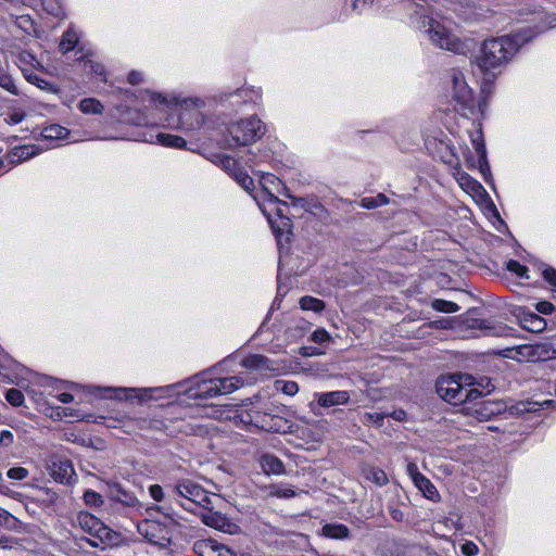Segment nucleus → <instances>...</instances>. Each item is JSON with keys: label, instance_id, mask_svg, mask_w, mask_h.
I'll use <instances>...</instances> for the list:
<instances>
[{"label": "nucleus", "instance_id": "nucleus-1", "mask_svg": "<svg viewBox=\"0 0 556 556\" xmlns=\"http://www.w3.org/2000/svg\"><path fill=\"white\" fill-rule=\"evenodd\" d=\"M521 45L518 36H502L484 40L480 54L477 56V65L481 72L489 74L505 66Z\"/></svg>", "mask_w": 556, "mask_h": 556}, {"label": "nucleus", "instance_id": "nucleus-2", "mask_svg": "<svg viewBox=\"0 0 556 556\" xmlns=\"http://www.w3.org/2000/svg\"><path fill=\"white\" fill-rule=\"evenodd\" d=\"M450 76L452 81L453 99L456 102L455 110L466 117L473 116L477 110L483 114L486 108V101L482 99L479 101L478 108L476 106L472 91L467 85L464 74L457 70H452Z\"/></svg>", "mask_w": 556, "mask_h": 556}, {"label": "nucleus", "instance_id": "nucleus-3", "mask_svg": "<svg viewBox=\"0 0 556 556\" xmlns=\"http://www.w3.org/2000/svg\"><path fill=\"white\" fill-rule=\"evenodd\" d=\"M428 26L429 27L426 29L428 38L438 48L463 55H466L470 51L472 40H462L445 26L432 18L428 20Z\"/></svg>", "mask_w": 556, "mask_h": 556}, {"label": "nucleus", "instance_id": "nucleus-4", "mask_svg": "<svg viewBox=\"0 0 556 556\" xmlns=\"http://www.w3.org/2000/svg\"><path fill=\"white\" fill-rule=\"evenodd\" d=\"M241 422L252 425L267 432H286L289 428L287 419L279 415V407H267L263 410L251 409L239 415Z\"/></svg>", "mask_w": 556, "mask_h": 556}, {"label": "nucleus", "instance_id": "nucleus-5", "mask_svg": "<svg viewBox=\"0 0 556 556\" xmlns=\"http://www.w3.org/2000/svg\"><path fill=\"white\" fill-rule=\"evenodd\" d=\"M227 131L231 147L247 146L260 140L265 135L266 127L260 118L251 116L230 124Z\"/></svg>", "mask_w": 556, "mask_h": 556}, {"label": "nucleus", "instance_id": "nucleus-6", "mask_svg": "<svg viewBox=\"0 0 556 556\" xmlns=\"http://www.w3.org/2000/svg\"><path fill=\"white\" fill-rule=\"evenodd\" d=\"M437 392L446 402L453 405L466 403V387H463L454 377H441L437 381Z\"/></svg>", "mask_w": 556, "mask_h": 556}, {"label": "nucleus", "instance_id": "nucleus-7", "mask_svg": "<svg viewBox=\"0 0 556 556\" xmlns=\"http://www.w3.org/2000/svg\"><path fill=\"white\" fill-rule=\"evenodd\" d=\"M173 492L192 504H198L203 507H207L211 504V500L204 489L191 480L179 481L173 488Z\"/></svg>", "mask_w": 556, "mask_h": 556}, {"label": "nucleus", "instance_id": "nucleus-8", "mask_svg": "<svg viewBox=\"0 0 556 556\" xmlns=\"http://www.w3.org/2000/svg\"><path fill=\"white\" fill-rule=\"evenodd\" d=\"M206 508L207 510L201 515V519L205 526L228 534H237L240 532V527L226 515L208 508V506Z\"/></svg>", "mask_w": 556, "mask_h": 556}, {"label": "nucleus", "instance_id": "nucleus-9", "mask_svg": "<svg viewBox=\"0 0 556 556\" xmlns=\"http://www.w3.org/2000/svg\"><path fill=\"white\" fill-rule=\"evenodd\" d=\"M78 523L80 528L103 542L104 538L110 534V529L105 527L98 518L92 516L91 514L85 513L79 514L77 517Z\"/></svg>", "mask_w": 556, "mask_h": 556}, {"label": "nucleus", "instance_id": "nucleus-10", "mask_svg": "<svg viewBox=\"0 0 556 556\" xmlns=\"http://www.w3.org/2000/svg\"><path fill=\"white\" fill-rule=\"evenodd\" d=\"M193 551L199 556H237L225 545L213 540H199L193 544Z\"/></svg>", "mask_w": 556, "mask_h": 556}, {"label": "nucleus", "instance_id": "nucleus-11", "mask_svg": "<svg viewBox=\"0 0 556 556\" xmlns=\"http://www.w3.org/2000/svg\"><path fill=\"white\" fill-rule=\"evenodd\" d=\"M469 327L480 329L484 334L493 337H506L510 332V328L506 325L488 319H473Z\"/></svg>", "mask_w": 556, "mask_h": 556}, {"label": "nucleus", "instance_id": "nucleus-12", "mask_svg": "<svg viewBox=\"0 0 556 556\" xmlns=\"http://www.w3.org/2000/svg\"><path fill=\"white\" fill-rule=\"evenodd\" d=\"M408 470L415 485L424 493V495L429 500L435 501L439 497V493L432 482L422 473L418 472L414 464L408 465Z\"/></svg>", "mask_w": 556, "mask_h": 556}, {"label": "nucleus", "instance_id": "nucleus-13", "mask_svg": "<svg viewBox=\"0 0 556 556\" xmlns=\"http://www.w3.org/2000/svg\"><path fill=\"white\" fill-rule=\"evenodd\" d=\"M49 469L54 481L60 483L68 482L74 473L73 465L68 459H53Z\"/></svg>", "mask_w": 556, "mask_h": 556}, {"label": "nucleus", "instance_id": "nucleus-14", "mask_svg": "<svg viewBox=\"0 0 556 556\" xmlns=\"http://www.w3.org/2000/svg\"><path fill=\"white\" fill-rule=\"evenodd\" d=\"M39 151V148L35 144L15 147L5 155V161L10 165H16L37 155Z\"/></svg>", "mask_w": 556, "mask_h": 556}, {"label": "nucleus", "instance_id": "nucleus-15", "mask_svg": "<svg viewBox=\"0 0 556 556\" xmlns=\"http://www.w3.org/2000/svg\"><path fill=\"white\" fill-rule=\"evenodd\" d=\"M317 403L321 407L342 405L349 402L350 394L346 391H331L316 394Z\"/></svg>", "mask_w": 556, "mask_h": 556}, {"label": "nucleus", "instance_id": "nucleus-16", "mask_svg": "<svg viewBox=\"0 0 556 556\" xmlns=\"http://www.w3.org/2000/svg\"><path fill=\"white\" fill-rule=\"evenodd\" d=\"M362 475L367 481L372 482L379 488L389 483V478L384 470L369 464L362 465Z\"/></svg>", "mask_w": 556, "mask_h": 556}, {"label": "nucleus", "instance_id": "nucleus-17", "mask_svg": "<svg viewBox=\"0 0 556 556\" xmlns=\"http://www.w3.org/2000/svg\"><path fill=\"white\" fill-rule=\"evenodd\" d=\"M213 384L216 386V392L218 396L223 394H229L238 390L240 387L243 386V380L238 376L215 378L213 379Z\"/></svg>", "mask_w": 556, "mask_h": 556}, {"label": "nucleus", "instance_id": "nucleus-18", "mask_svg": "<svg viewBox=\"0 0 556 556\" xmlns=\"http://www.w3.org/2000/svg\"><path fill=\"white\" fill-rule=\"evenodd\" d=\"M321 534L332 540H346L350 538V529L343 523H326Z\"/></svg>", "mask_w": 556, "mask_h": 556}, {"label": "nucleus", "instance_id": "nucleus-19", "mask_svg": "<svg viewBox=\"0 0 556 556\" xmlns=\"http://www.w3.org/2000/svg\"><path fill=\"white\" fill-rule=\"evenodd\" d=\"M111 496L114 501L128 507H136L139 505L138 498L132 493L121 488L118 484L112 486Z\"/></svg>", "mask_w": 556, "mask_h": 556}, {"label": "nucleus", "instance_id": "nucleus-20", "mask_svg": "<svg viewBox=\"0 0 556 556\" xmlns=\"http://www.w3.org/2000/svg\"><path fill=\"white\" fill-rule=\"evenodd\" d=\"M522 327L531 332H541L546 327V321L543 317L535 313H528L521 320Z\"/></svg>", "mask_w": 556, "mask_h": 556}, {"label": "nucleus", "instance_id": "nucleus-21", "mask_svg": "<svg viewBox=\"0 0 556 556\" xmlns=\"http://www.w3.org/2000/svg\"><path fill=\"white\" fill-rule=\"evenodd\" d=\"M261 464L266 473L280 475L285 470L282 462L273 454L263 455Z\"/></svg>", "mask_w": 556, "mask_h": 556}, {"label": "nucleus", "instance_id": "nucleus-22", "mask_svg": "<svg viewBox=\"0 0 556 556\" xmlns=\"http://www.w3.org/2000/svg\"><path fill=\"white\" fill-rule=\"evenodd\" d=\"M213 163L223 168L231 177H233L235 173L241 168L238 162L227 154L215 155Z\"/></svg>", "mask_w": 556, "mask_h": 556}, {"label": "nucleus", "instance_id": "nucleus-23", "mask_svg": "<svg viewBox=\"0 0 556 556\" xmlns=\"http://www.w3.org/2000/svg\"><path fill=\"white\" fill-rule=\"evenodd\" d=\"M156 140L160 144L169 148L184 149L187 141L177 135L160 132L156 135Z\"/></svg>", "mask_w": 556, "mask_h": 556}, {"label": "nucleus", "instance_id": "nucleus-24", "mask_svg": "<svg viewBox=\"0 0 556 556\" xmlns=\"http://www.w3.org/2000/svg\"><path fill=\"white\" fill-rule=\"evenodd\" d=\"M0 87L13 96L20 93L17 86L11 74L8 72L7 66L0 62Z\"/></svg>", "mask_w": 556, "mask_h": 556}, {"label": "nucleus", "instance_id": "nucleus-25", "mask_svg": "<svg viewBox=\"0 0 556 556\" xmlns=\"http://www.w3.org/2000/svg\"><path fill=\"white\" fill-rule=\"evenodd\" d=\"M77 43H78L77 34L72 29H67L62 35L61 41L59 43V50L63 54H65V53L70 52L71 50H73Z\"/></svg>", "mask_w": 556, "mask_h": 556}, {"label": "nucleus", "instance_id": "nucleus-26", "mask_svg": "<svg viewBox=\"0 0 556 556\" xmlns=\"http://www.w3.org/2000/svg\"><path fill=\"white\" fill-rule=\"evenodd\" d=\"M195 399H211L217 396L216 386L213 384V379L202 381L194 392Z\"/></svg>", "mask_w": 556, "mask_h": 556}, {"label": "nucleus", "instance_id": "nucleus-27", "mask_svg": "<svg viewBox=\"0 0 556 556\" xmlns=\"http://www.w3.org/2000/svg\"><path fill=\"white\" fill-rule=\"evenodd\" d=\"M287 197L291 200L292 205L296 207H302L306 212L316 213V211H324L325 207L319 202H308L305 198H298L290 194Z\"/></svg>", "mask_w": 556, "mask_h": 556}, {"label": "nucleus", "instance_id": "nucleus-28", "mask_svg": "<svg viewBox=\"0 0 556 556\" xmlns=\"http://www.w3.org/2000/svg\"><path fill=\"white\" fill-rule=\"evenodd\" d=\"M300 307L303 311L320 313L325 309V302L317 298L305 295L300 299Z\"/></svg>", "mask_w": 556, "mask_h": 556}, {"label": "nucleus", "instance_id": "nucleus-29", "mask_svg": "<svg viewBox=\"0 0 556 556\" xmlns=\"http://www.w3.org/2000/svg\"><path fill=\"white\" fill-rule=\"evenodd\" d=\"M471 142L479 155V164L482 166L486 163V150L483 142L482 131L477 130L476 134L471 136Z\"/></svg>", "mask_w": 556, "mask_h": 556}, {"label": "nucleus", "instance_id": "nucleus-30", "mask_svg": "<svg viewBox=\"0 0 556 556\" xmlns=\"http://www.w3.org/2000/svg\"><path fill=\"white\" fill-rule=\"evenodd\" d=\"M79 109L85 114H101L104 110L103 104L92 98L83 99L79 103Z\"/></svg>", "mask_w": 556, "mask_h": 556}, {"label": "nucleus", "instance_id": "nucleus-31", "mask_svg": "<svg viewBox=\"0 0 556 556\" xmlns=\"http://www.w3.org/2000/svg\"><path fill=\"white\" fill-rule=\"evenodd\" d=\"M389 203V198L383 193L376 197H366L361 200V206L367 210L376 208Z\"/></svg>", "mask_w": 556, "mask_h": 556}, {"label": "nucleus", "instance_id": "nucleus-32", "mask_svg": "<svg viewBox=\"0 0 556 556\" xmlns=\"http://www.w3.org/2000/svg\"><path fill=\"white\" fill-rule=\"evenodd\" d=\"M238 185H240L247 192L251 193L254 190V180L242 168L235 173L232 177Z\"/></svg>", "mask_w": 556, "mask_h": 556}, {"label": "nucleus", "instance_id": "nucleus-33", "mask_svg": "<svg viewBox=\"0 0 556 556\" xmlns=\"http://www.w3.org/2000/svg\"><path fill=\"white\" fill-rule=\"evenodd\" d=\"M24 77L28 83L37 86L41 90L55 92V88L49 81H47L46 79L39 77L38 75H36L34 73L25 72Z\"/></svg>", "mask_w": 556, "mask_h": 556}, {"label": "nucleus", "instance_id": "nucleus-34", "mask_svg": "<svg viewBox=\"0 0 556 556\" xmlns=\"http://www.w3.org/2000/svg\"><path fill=\"white\" fill-rule=\"evenodd\" d=\"M268 363V358L263 355H250L243 359L242 365L251 369L265 368Z\"/></svg>", "mask_w": 556, "mask_h": 556}, {"label": "nucleus", "instance_id": "nucleus-35", "mask_svg": "<svg viewBox=\"0 0 556 556\" xmlns=\"http://www.w3.org/2000/svg\"><path fill=\"white\" fill-rule=\"evenodd\" d=\"M67 134L68 130L60 125H51L43 130V136L47 139H61L66 137Z\"/></svg>", "mask_w": 556, "mask_h": 556}, {"label": "nucleus", "instance_id": "nucleus-36", "mask_svg": "<svg viewBox=\"0 0 556 556\" xmlns=\"http://www.w3.org/2000/svg\"><path fill=\"white\" fill-rule=\"evenodd\" d=\"M431 306L433 309L443 313H455L459 309V306L456 303L445 300H434Z\"/></svg>", "mask_w": 556, "mask_h": 556}, {"label": "nucleus", "instance_id": "nucleus-37", "mask_svg": "<svg viewBox=\"0 0 556 556\" xmlns=\"http://www.w3.org/2000/svg\"><path fill=\"white\" fill-rule=\"evenodd\" d=\"M276 389L283 392L287 395H294L299 391V386L294 381L277 380Z\"/></svg>", "mask_w": 556, "mask_h": 556}, {"label": "nucleus", "instance_id": "nucleus-38", "mask_svg": "<svg viewBox=\"0 0 556 556\" xmlns=\"http://www.w3.org/2000/svg\"><path fill=\"white\" fill-rule=\"evenodd\" d=\"M506 269L515 273L520 278H529L528 274V267L521 265L518 261L509 260L506 263Z\"/></svg>", "mask_w": 556, "mask_h": 556}, {"label": "nucleus", "instance_id": "nucleus-39", "mask_svg": "<svg viewBox=\"0 0 556 556\" xmlns=\"http://www.w3.org/2000/svg\"><path fill=\"white\" fill-rule=\"evenodd\" d=\"M386 417H389V415L384 413H365L363 416V422L381 427Z\"/></svg>", "mask_w": 556, "mask_h": 556}, {"label": "nucleus", "instance_id": "nucleus-40", "mask_svg": "<svg viewBox=\"0 0 556 556\" xmlns=\"http://www.w3.org/2000/svg\"><path fill=\"white\" fill-rule=\"evenodd\" d=\"M5 399L12 406H21L24 402V394L18 389L12 388L8 390Z\"/></svg>", "mask_w": 556, "mask_h": 556}, {"label": "nucleus", "instance_id": "nucleus-41", "mask_svg": "<svg viewBox=\"0 0 556 556\" xmlns=\"http://www.w3.org/2000/svg\"><path fill=\"white\" fill-rule=\"evenodd\" d=\"M455 177L462 188L473 189L475 185L477 184V181L472 179L467 173L459 169L456 172Z\"/></svg>", "mask_w": 556, "mask_h": 556}, {"label": "nucleus", "instance_id": "nucleus-42", "mask_svg": "<svg viewBox=\"0 0 556 556\" xmlns=\"http://www.w3.org/2000/svg\"><path fill=\"white\" fill-rule=\"evenodd\" d=\"M84 501L89 506H100L103 504L102 496L92 490H87L84 493Z\"/></svg>", "mask_w": 556, "mask_h": 556}, {"label": "nucleus", "instance_id": "nucleus-43", "mask_svg": "<svg viewBox=\"0 0 556 556\" xmlns=\"http://www.w3.org/2000/svg\"><path fill=\"white\" fill-rule=\"evenodd\" d=\"M140 428L156 431H165V425L163 424V421L156 419H142L140 421Z\"/></svg>", "mask_w": 556, "mask_h": 556}, {"label": "nucleus", "instance_id": "nucleus-44", "mask_svg": "<svg viewBox=\"0 0 556 556\" xmlns=\"http://www.w3.org/2000/svg\"><path fill=\"white\" fill-rule=\"evenodd\" d=\"M7 477L12 480H24L28 477V470L24 467H12L8 470Z\"/></svg>", "mask_w": 556, "mask_h": 556}, {"label": "nucleus", "instance_id": "nucleus-45", "mask_svg": "<svg viewBox=\"0 0 556 556\" xmlns=\"http://www.w3.org/2000/svg\"><path fill=\"white\" fill-rule=\"evenodd\" d=\"M86 66L90 67V72L94 75L99 76L103 81H106L105 78V68L101 63L94 62L92 60L86 61Z\"/></svg>", "mask_w": 556, "mask_h": 556}, {"label": "nucleus", "instance_id": "nucleus-46", "mask_svg": "<svg viewBox=\"0 0 556 556\" xmlns=\"http://www.w3.org/2000/svg\"><path fill=\"white\" fill-rule=\"evenodd\" d=\"M331 339L330 334L328 333V331H326L325 329L320 328V329H317L315 330L312 336H311V340L315 343H325L327 341H329Z\"/></svg>", "mask_w": 556, "mask_h": 556}, {"label": "nucleus", "instance_id": "nucleus-47", "mask_svg": "<svg viewBox=\"0 0 556 556\" xmlns=\"http://www.w3.org/2000/svg\"><path fill=\"white\" fill-rule=\"evenodd\" d=\"M14 442V435L10 430H2L0 432V445L8 447Z\"/></svg>", "mask_w": 556, "mask_h": 556}, {"label": "nucleus", "instance_id": "nucleus-48", "mask_svg": "<svg viewBox=\"0 0 556 556\" xmlns=\"http://www.w3.org/2000/svg\"><path fill=\"white\" fill-rule=\"evenodd\" d=\"M479 552L478 546L473 542H466L462 545V553L465 556H476Z\"/></svg>", "mask_w": 556, "mask_h": 556}, {"label": "nucleus", "instance_id": "nucleus-49", "mask_svg": "<svg viewBox=\"0 0 556 556\" xmlns=\"http://www.w3.org/2000/svg\"><path fill=\"white\" fill-rule=\"evenodd\" d=\"M16 25L26 31H29L33 28L34 23L28 15H22L16 18Z\"/></svg>", "mask_w": 556, "mask_h": 556}, {"label": "nucleus", "instance_id": "nucleus-50", "mask_svg": "<svg viewBox=\"0 0 556 556\" xmlns=\"http://www.w3.org/2000/svg\"><path fill=\"white\" fill-rule=\"evenodd\" d=\"M42 7L50 14L55 15L59 12L58 0H42Z\"/></svg>", "mask_w": 556, "mask_h": 556}, {"label": "nucleus", "instance_id": "nucleus-51", "mask_svg": "<svg viewBox=\"0 0 556 556\" xmlns=\"http://www.w3.org/2000/svg\"><path fill=\"white\" fill-rule=\"evenodd\" d=\"M543 277L544 279L551 283L553 287L556 288V269L553 267H546L543 270Z\"/></svg>", "mask_w": 556, "mask_h": 556}, {"label": "nucleus", "instance_id": "nucleus-52", "mask_svg": "<svg viewBox=\"0 0 556 556\" xmlns=\"http://www.w3.org/2000/svg\"><path fill=\"white\" fill-rule=\"evenodd\" d=\"M149 492H150V495L152 496V498L156 502H160L163 500V489L161 485L159 484H152L150 488H149Z\"/></svg>", "mask_w": 556, "mask_h": 556}, {"label": "nucleus", "instance_id": "nucleus-53", "mask_svg": "<svg viewBox=\"0 0 556 556\" xmlns=\"http://www.w3.org/2000/svg\"><path fill=\"white\" fill-rule=\"evenodd\" d=\"M554 308H555L554 305L547 301H542L536 304V309L541 314H545V315L552 314Z\"/></svg>", "mask_w": 556, "mask_h": 556}, {"label": "nucleus", "instance_id": "nucleus-54", "mask_svg": "<svg viewBox=\"0 0 556 556\" xmlns=\"http://www.w3.org/2000/svg\"><path fill=\"white\" fill-rule=\"evenodd\" d=\"M274 494L278 497L289 498L293 497L295 495V492L292 489L283 488V489H277Z\"/></svg>", "mask_w": 556, "mask_h": 556}, {"label": "nucleus", "instance_id": "nucleus-55", "mask_svg": "<svg viewBox=\"0 0 556 556\" xmlns=\"http://www.w3.org/2000/svg\"><path fill=\"white\" fill-rule=\"evenodd\" d=\"M466 391L468 392V394H466V403L467 402H471V401H476V400L482 397V393L479 390H477V389L466 388Z\"/></svg>", "mask_w": 556, "mask_h": 556}, {"label": "nucleus", "instance_id": "nucleus-56", "mask_svg": "<svg viewBox=\"0 0 556 556\" xmlns=\"http://www.w3.org/2000/svg\"><path fill=\"white\" fill-rule=\"evenodd\" d=\"M142 81V75L139 72L132 71L128 75V83L131 85H138Z\"/></svg>", "mask_w": 556, "mask_h": 556}, {"label": "nucleus", "instance_id": "nucleus-57", "mask_svg": "<svg viewBox=\"0 0 556 556\" xmlns=\"http://www.w3.org/2000/svg\"><path fill=\"white\" fill-rule=\"evenodd\" d=\"M390 417H392L393 419L397 420V421H404L406 419V412L403 410V409H397V410H394L392 412L391 414H388Z\"/></svg>", "mask_w": 556, "mask_h": 556}, {"label": "nucleus", "instance_id": "nucleus-58", "mask_svg": "<svg viewBox=\"0 0 556 556\" xmlns=\"http://www.w3.org/2000/svg\"><path fill=\"white\" fill-rule=\"evenodd\" d=\"M301 354L303 356H313V355H320L321 352L318 349H316V348H306V346H304V348L301 349Z\"/></svg>", "mask_w": 556, "mask_h": 556}, {"label": "nucleus", "instance_id": "nucleus-59", "mask_svg": "<svg viewBox=\"0 0 556 556\" xmlns=\"http://www.w3.org/2000/svg\"><path fill=\"white\" fill-rule=\"evenodd\" d=\"M263 181H264V185H267V184H277V185H282V182L273 174H266L265 176H263Z\"/></svg>", "mask_w": 556, "mask_h": 556}, {"label": "nucleus", "instance_id": "nucleus-60", "mask_svg": "<svg viewBox=\"0 0 556 556\" xmlns=\"http://www.w3.org/2000/svg\"><path fill=\"white\" fill-rule=\"evenodd\" d=\"M56 397L61 403L64 404L71 403L74 400V396L67 392L60 393Z\"/></svg>", "mask_w": 556, "mask_h": 556}, {"label": "nucleus", "instance_id": "nucleus-61", "mask_svg": "<svg viewBox=\"0 0 556 556\" xmlns=\"http://www.w3.org/2000/svg\"><path fill=\"white\" fill-rule=\"evenodd\" d=\"M249 92L254 93L253 90L237 89L235 94L247 98V99H244V101H248V100L252 101V100H254V98L252 96H248Z\"/></svg>", "mask_w": 556, "mask_h": 556}, {"label": "nucleus", "instance_id": "nucleus-62", "mask_svg": "<svg viewBox=\"0 0 556 556\" xmlns=\"http://www.w3.org/2000/svg\"><path fill=\"white\" fill-rule=\"evenodd\" d=\"M391 516L394 520L401 521L403 519V513L399 509H393Z\"/></svg>", "mask_w": 556, "mask_h": 556}, {"label": "nucleus", "instance_id": "nucleus-63", "mask_svg": "<svg viewBox=\"0 0 556 556\" xmlns=\"http://www.w3.org/2000/svg\"><path fill=\"white\" fill-rule=\"evenodd\" d=\"M11 123L18 124L23 119V114L14 113L10 116Z\"/></svg>", "mask_w": 556, "mask_h": 556}, {"label": "nucleus", "instance_id": "nucleus-64", "mask_svg": "<svg viewBox=\"0 0 556 556\" xmlns=\"http://www.w3.org/2000/svg\"><path fill=\"white\" fill-rule=\"evenodd\" d=\"M86 542L92 547H99L100 544L96 540L86 539Z\"/></svg>", "mask_w": 556, "mask_h": 556}]
</instances>
